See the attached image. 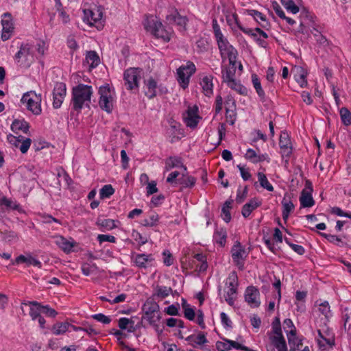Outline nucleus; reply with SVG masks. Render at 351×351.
<instances>
[{
  "label": "nucleus",
  "instance_id": "1",
  "mask_svg": "<svg viewBox=\"0 0 351 351\" xmlns=\"http://www.w3.org/2000/svg\"><path fill=\"white\" fill-rule=\"evenodd\" d=\"M93 89L91 86L80 84L73 88L72 104L75 110L80 111L84 106H89Z\"/></svg>",
  "mask_w": 351,
  "mask_h": 351
},
{
  "label": "nucleus",
  "instance_id": "2",
  "mask_svg": "<svg viewBox=\"0 0 351 351\" xmlns=\"http://www.w3.org/2000/svg\"><path fill=\"white\" fill-rule=\"evenodd\" d=\"M143 315L141 321L146 319L149 324L156 328L158 330V324L156 322L160 319V306L154 298H148L144 303L142 308ZM142 322H141V324Z\"/></svg>",
  "mask_w": 351,
  "mask_h": 351
},
{
  "label": "nucleus",
  "instance_id": "3",
  "mask_svg": "<svg viewBox=\"0 0 351 351\" xmlns=\"http://www.w3.org/2000/svg\"><path fill=\"white\" fill-rule=\"evenodd\" d=\"M98 93L100 95L99 101L100 108L108 113H110L113 108V91L109 84H106L100 86Z\"/></svg>",
  "mask_w": 351,
  "mask_h": 351
},
{
  "label": "nucleus",
  "instance_id": "4",
  "mask_svg": "<svg viewBox=\"0 0 351 351\" xmlns=\"http://www.w3.org/2000/svg\"><path fill=\"white\" fill-rule=\"evenodd\" d=\"M21 101L23 104H26L27 110L34 114L38 115L41 113L40 95H38L34 91L27 92L23 95Z\"/></svg>",
  "mask_w": 351,
  "mask_h": 351
},
{
  "label": "nucleus",
  "instance_id": "5",
  "mask_svg": "<svg viewBox=\"0 0 351 351\" xmlns=\"http://www.w3.org/2000/svg\"><path fill=\"white\" fill-rule=\"evenodd\" d=\"M145 26V29L150 32L156 38H161L165 42L170 40L171 34L165 29L161 22L154 20L148 21Z\"/></svg>",
  "mask_w": 351,
  "mask_h": 351
},
{
  "label": "nucleus",
  "instance_id": "6",
  "mask_svg": "<svg viewBox=\"0 0 351 351\" xmlns=\"http://www.w3.org/2000/svg\"><path fill=\"white\" fill-rule=\"evenodd\" d=\"M195 64L188 61L186 65H182L177 69L178 81L185 88L188 86L190 77L195 72Z\"/></svg>",
  "mask_w": 351,
  "mask_h": 351
},
{
  "label": "nucleus",
  "instance_id": "7",
  "mask_svg": "<svg viewBox=\"0 0 351 351\" xmlns=\"http://www.w3.org/2000/svg\"><path fill=\"white\" fill-rule=\"evenodd\" d=\"M141 70L138 68H129L126 69L123 74L125 86L129 90L137 89L138 88V82L141 79Z\"/></svg>",
  "mask_w": 351,
  "mask_h": 351
},
{
  "label": "nucleus",
  "instance_id": "8",
  "mask_svg": "<svg viewBox=\"0 0 351 351\" xmlns=\"http://www.w3.org/2000/svg\"><path fill=\"white\" fill-rule=\"evenodd\" d=\"M29 306V314L32 317V320L38 319L40 327L41 328H45V319L41 316L42 313V304L36 301L23 302L21 303V310L24 312V306Z\"/></svg>",
  "mask_w": 351,
  "mask_h": 351
},
{
  "label": "nucleus",
  "instance_id": "9",
  "mask_svg": "<svg viewBox=\"0 0 351 351\" xmlns=\"http://www.w3.org/2000/svg\"><path fill=\"white\" fill-rule=\"evenodd\" d=\"M231 253L234 265L239 269L243 270L244 269V261L247 256V253L239 241L234 243Z\"/></svg>",
  "mask_w": 351,
  "mask_h": 351
},
{
  "label": "nucleus",
  "instance_id": "10",
  "mask_svg": "<svg viewBox=\"0 0 351 351\" xmlns=\"http://www.w3.org/2000/svg\"><path fill=\"white\" fill-rule=\"evenodd\" d=\"M198 107L195 105L189 106L186 112L183 114V120L187 127L191 129L195 128L202 117L198 114Z\"/></svg>",
  "mask_w": 351,
  "mask_h": 351
},
{
  "label": "nucleus",
  "instance_id": "11",
  "mask_svg": "<svg viewBox=\"0 0 351 351\" xmlns=\"http://www.w3.org/2000/svg\"><path fill=\"white\" fill-rule=\"evenodd\" d=\"M66 94V84L63 82L56 84L53 90V106L54 108H59Z\"/></svg>",
  "mask_w": 351,
  "mask_h": 351
},
{
  "label": "nucleus",
  "instance_id": "12",
  "mask_svg": "<svg viewBox=\"0 0 351 351\" xmlns=\"http://www.w3.org/2000/svg\"><path fill=\"white\" fill-rule=\"evenodd\" d=\"M259 295L258 289L254 286H250L245 290V300L252 308H257L261 304Z\"/></svg>",
  "mask_w": 351,
  "mask_h": 351
},
{
  "label": "nucleus",
  "instance_id": "13",
  "mask_svg": "<svg viewBox=\"0 0 351 351\" xmlns=\"http://www.w3.org/2000/svg\"><path fill=\"white\" fill-rule=\"evenodd\" d=\"M1 24L3 27L1 38L5 41L10 38L14 29L11 14L6 12L3 14Z\"/></svg>",
  "mask_w": 351,
  "mask_h": 351
},
{
  "label": "nucleus",
  "instance_id": "14",
  "mask_svg": "<svg viewBox=\"0 0 351 351\" xmlns=\"http://www.w3.org/2000/svg\"><path fill=\"white\" fill-rule=\"evenodd\" d=\"M279 145L282 156L289 157L292 153V146L289 134L287 132H282L280 136Z\"/></svg>",
  "mask_w": 351,
  "mask_h": 351
},
{
  "label": "nucleus",
  "instance_id": "15",
  "mask_svg": "<svg viewBox=\"0 0 351 351\" xmlns=\"http://www.w3.org/2000/svg\"><path fill=\"white\" fill-rule=\"evenodd\" d=\"M317 333L318 337L326 343H323L319 339H317V342L320 348L324 350L326 345H328L332 347L335 344L334 337L328 328H326V330L318 329Z\"/></svg>",
  "mask_w": 351,
  "mask_h": 351
},
{
  "label": "nucleus",
  "instance_id": "16",
  "mask_svg": "<svg viewBox=\"0 0 351 351\" xmlns=\"http://www.w3.org/2000/svg\"><path fill=\"white\" fill-rule=\"evenodd\" d=\"M84 21H86L90 25L101 20L103 16V13L99 8L93 10H84Z\"/></svg>",
  "mask_w": 351,
  "mask_h": 351
},
{
  "label": "nucleus",
  "instance_id": "17",
  "mask_svg": "<svg viewBox=\"0 0 351 351\" xmlns=\"http://www.w3.org/2000/svg\"><path fill=\"white\" fill-rule=\"evenodd\" d=\"M21 263H25L27 266L34 265L39 268L42 266L40 261L32 257L29 254L27 256L24 255H19L14 261L11 260L10 265H19Z\"/></svg>",
  "mask_w": 351,
  "mask_h": 351
},
{
  "label": "nucleus",
  "instance_id": "18",
  "mask_svg": "<svg viewBox=\"0 0 351 351\" xmlns=\"http://www.w3.org/2000/svg\"><path fill=\"white\" fill-rule=\"evenodd\" d=\"M261 205V202L257 198L251 199L249 202L244 204L242 207L241 213L243 217H248L252 212Z\"/></svg>",
  "mask_w": 351,
  "mask_h": 351
},
{
  "label": "nucleus",
  "instance_id": "19",
  "mask_svg": "<svg viewBox=\"0 0 351 351\" xmlns=\"http://www.w3.org/2000/svg\"><path fill=\"white\" fill-rule=\"evenodd\" d=\"M292 72L294 73L296 81L300 84L302 87L307 85V71L302 66H295Z\"/></svg>",
  "mask_w": 351,
  "mask_h": 351
},
{
  "label": "nucleus",
  "instance_id": "20",
  "mask_svg": "<svg viewBox=\"0 0 351 351\" xmlns=\"http://www.w3.org/2000/svg\"><path fill=\"white\" fill-rule=\"evenodd\" d=\"M213 77L212 75H206L203 77L200 82V85L202 86L203 93L207 97H210L211 95H213Z\"/></svg>",
  "mask_w": 351,
  "mask_h": 351
},
{
  "label": "nucleus",
  "instance_id": "21",
  "mask_svg": "<svg viewBox=\"0 0 351 351\" xmlns=\"http://www.w3.org/2000/svg\"><path fill=\"white\" fill-rule=\"evenodd\" d=\"M226 229L224 228H217L213 234V241L219 244L220 247H223L226 245Z\"/></svg>",
  "mask_w": 351,
  "mask_h": 351
},
{
  "label": "nucleus",
  "instance_id": "22",
  "mask_svg": "<svg viewBox=\"0 0 351 351\" xmlns=\"http://www.w3.org/2000/svg\"><path fill=\"white\" fill-rule=\"evenodd\" d=\"M180 167L183 168L184 171H187L186 167L182 164V159L180 157L170 156L165 160V170L169 171L174 167Z\"/></svg>",
  "mask_w": 351,
  "mask_h": 351
},
{
  "label": "nucleus",
  "instance_id": "23",
  "mask_svg": "<svg viewBox=\"0 0 351 351\" xmlns=\"http://www.w3.org/2000/svg\"><path fill=\"white\" fill-rule=\"evenodd\" d=\"M29 125L24 119H15L11 125V130L16 134L19 131H22L25 134L29 132Z\"/></svg>",
  "mask_w": 351,
  "mask_h": 351
},
{
  "label": "nucleus",
  "instance_id": "24",
  "mask_svg": "<svg viewBox=\"0 0 351 351\" xmlns=\"http://www.w3.org/2000/svg\"><path fill=\"white\" fill-rule=\"evenodd\" d=\"M300 202L302 207L309 208L315 204V201L312 197L311 192H307L306 189H303L300 197Z\"/></svg>",
  "mask_w": 351,
  "mask_h": 351
},
{
  "label": "nucleus",
  "instance_id": "25",
  "mask_svg": "<svg viewBox=\"0 0 351 351\" xmlns=\"http://www.w3.org/2000/svg\"><path fill=\"white\" fill-rule=\"evenodd\" d=\"M190 345L193 348H196L197 345H203L208 342V340L204 333H199L197 337L191 335L186 338Z\"/></svg>",
  "mask_w": 351,
  "mask_h": 351
},
{
  "label": "nucleus",
  "instance_id": "26",
  "mask_svg": "<svg viewBox=\"0 0 351 351\" xmlns=\"http://www.w3.org/2000/svg\"><path fill=\"white\" fill-rule=\"evenodd\" d=\"M86 62L89 64L90 68L97 67L100 63V58L95 51H88L85 57Z\"/></svg>",
  "mask_w": 351,
  "mask_h": 351
},
{
  "label": "nucleus",
  "instance_id": "27",
  "mask_svg": "<svg viewBox=\"0 0 351 351\" xmlns=\"http://www.w3.org/2000/svg\"><path fill=\"white\" fill-rule=\"evenodd\" d=\"M56 244L61 248L64 252L69 253L72 251V248L74 247L75 243L69 241L64 237L60 236L56 238Z\"/></svg>",
  "mask_w": 351,
  "mask_h": 351
},
{
  "label": "nucleus",
  "instance_id": "28",
  "mask_svg": "<svg viewBox=\"0 0 351 351\" xmlns=\"http://www.w3.org/2000/svg\"><path fill=\"white\" fill-rule=\"evenodd\" d=\"M30 47L28 44L21 45L19 51L15 55V59L19 62L21 60L26 62L30 56Z\"/></svg>",
  "mask_w": 351,
  "mask_h": 351
},
{
  "label": "nucleus",
  "instance_id": "29",
  "mask_svg": "<svg viewBox=\"0 0 351 351\" xmlns=\"http://www.w3.org/2000/svg\"><path fill=\"white\" fill-rule=\"evenodd\" d=\"M282 219L285 221L289 218L290 213L294 209V204L290 199H287L286 197H285L282 201Z\"/></svg>",
  "mask_w": 351,
  "mask_h": 351
},
{
  "label": "nucleus",
  "instance_id": "30",
  "mask_svg": "<svg viewBox=\"0 0 351 351\" xmlns=\"http://www.w3.org/2000/svg\"><path fill=\"white\" fill-rule=\"evenodd\" d=\"M218 47L220 51L221 55L223 57V54H229L230 52L237 51V50L231 45L226 38L217 42Z\"/></svg>",
  "mask_w": 351,
  "mask_h": 351
},
{
  "label": "nucleus",
  "instance_id": "31",
  "mask_svg": "<svg viewBox=\"0 0 351 351\" xmlns=\"http://www.w3.org/2000/svg\"><path fill=\"white\" fill-rule=\"evenodd\" d=\"M269 339L278 351H287L286 341L283 335L271 336Z\"/></svg>",
  "mask_w": 351,
  "mask_h": 351
},
{
  "label": "nucleus",
  "instance_id": "32",
  "mask_svg": "<svg viewBox=\"0 0 351 351\" xmlns=\"http://www.w3.org/2000/svg\"><path fill=\"white\" fill-rule=\"evenodd\" d=\"M154 260L152 254H137L135 258V263L136 266L141 268H145L147 263Z\"/></svg>",
  "mask_w": 351,
  "mask_h": 351
},
{
  "label": "nucleus",
  "instance_id": "33",
  "mask_svg": "<svg viewBox=\"0 0 351 351\" xmlns=\"http://www.w3.org/2000/svg\"><path fill=\"white\" fill-rule=\"evenodd\" d=\"M146 86L147 88V90L145 92V95L149 99H153L156 96V89H157V83L154 79L152 77L149 78L147 83Z\"/></svg>",
  "mask_w": 351,
  "mask_h": 351
},
{
  "label": "nucleus",
  "instance_id": "34",
  "mask_svg": "<svg viewBox=\"0 0 351 351\" xmlns=\"http://www.w3.org/2000/svg\"><path fill=\"white\" fill-rule=\"evenodd\" d=\"M116 221L111 219H102L98 217L96 224L106 230H111L117 227Z\"/></svg>",
  "mask_w": 351,
  "mask_h": 351
},
{
  "label": "nucleus",
  "instance_id": "35",
  "mask_svg": "<svg viewBox=\"0 0 351 351\" xmlns=\"http://www.w3.org/2000/svg\"><path fill=\"white\" fill-rule=\"evenodd\" d=\"M287 338L289 344L291 348H298L302 346V341L298 339L296 337V330L295 328L291 329L288 333H287Z\"/></svg>",
  "mask_w": 351,
  "mask_h": 351
},
{
  "label": "nucleus",
  "instance_id": "36",
  "mask_svg": "<svg viewBox=\"0 0 351 351\" xmlns=\"http://www.w3.org/2000/svg\"><path fill=\"white\" fill-rule=\"evenodd\" d=\"M186 173H182V178H180L178 179V182L179 184H182L184 187H193L195 182L196 179L195 178L188 176L187 175V171H184Z\"/></svg>",
  "mask_w": 351,
  "mask_h": 351
},
{
  "label": "nucleus",
  "instance_id": "37",
  "mask_svg": "<svg viewBox=\"0 0 351 351\" xmlns=\"http://www.w3.org/2000/svg\"><path fill=\"white\" fill-rule=\"evenodd\" d=\"M71 324L68 322H58L52 327V332L56 335L64 334L70 327Z\"/></svg>",
  "mask_w": 351,
  "mask_h": 351
},
{
  "label": "nucleus",
  "instance_id": "38",
  "mask_svg": "<svg viewBox=\"0 0 351 351\" xmlns=\"http://www.w3.org/2000/svg\"><path fill=\"white\" fill-rule=\"evenodd\" d=\"M252 81L258 95L260 97L262 101H264L265 95V92L262 88L260 80L256 74L252 75Z\"/></svg>",
  "mask_w": 351,
  "mask_h": 351
},
{
  "label": "nucleus",
  "instance_id": "39",
  "mask_svg": "<svg viewBox=\"0 0 351 351\" xmlns=\"http://www.w3.org/2000/svg\"><path fill=\"white\" fill-rule=\"evenodd\" d=\"M236 73L235 68H226L222 69V79L223 82L227 84L230 83L232 80H235L234 75Z\"/></svg>",
  "mask_w": 351,
  "mask_h": 351
},
{
  "label": "nucleus",
  "instance_id": "40",
  "mask_svg": "<svg viewBox=\"0 0 351 351\" xmlns=\"http://www.w3.org/2000/svg\"><path fill=\"white\" fill-rule=\"evenodd\" d=\"M0 204L2 206H5L8 209H12L18 210L19 212L22 211V209L19 204L12 201L11 199L7 198L6 197H3L0 200Z\"/></svg>",
  "mask_w": 351,
  "mask_h": 351
},
{
  "label": "nucleus",
  "instance_id": "41",
  "mask_svg": "<svg viewBox=\"0 0 351 351\" xmlns=\"http://www.w3.org/2000/svg\"><path fill=\"white\" fill-rule=\"evenodd\" d=\"M340 117L342 121V123L348 126L351 125V112L346 107H343L339 110Z\"/></svg>",
  "mask_w": 351,
  "mask_h": 351
},
{
  "label": "nucleus",
  "instance_id": "42",
  "mask_svg": "<svg viewBox=\"0 0 351 351\" xmlns=\"http://www.w3.org/2000/svg\"><path fill=\"white\" fill-rule=\"evenodd\" d=\"M232 200H227L221 209V216L223 217V219L226 222L228 223L231 220V215L230 212V209L231 208V204H232Z\"/></svg>",
  "mask_w": 351,
  "mask_h": 351
},
{
  "label": "nucleus",
  "instance_id": "43",
  "mask_svg": "<svg viewBox=\"0 0 351 351\" xmlns=\"http://www.w3.org/2000/svg\"><path fill=\"white\" fill-rule=\"evenodd\" d=\"M227 84L228 87H230L232 90H234L241 95H246L247 93V88L242 84H241L239 82H237L236 80H232L230 81V83Z\"/></svg>",
  "mask_w": 351,
  "mask_h": 351
},
{
  "label": "nucleus",
  "instance_id": "44",
  "mask_svg": "<svg viewBox=\"0 0 351 351\" xmlns=\"http://www.w3.org/2000/svg\"><path fill=\"white\" fill-rule=\"evenodd\" d=\"M281 3L288 12L292 14H297L300 10L299 7L295 3L293 0H281Z\"/></svg>",
  "mask_w": 351,
  "mask_h": 351
},
{
  "label": "nucleus",
  "instance_id": "45",
  "mask_svg": "<svg viewBox=\"0 0 351 351\" xmlns=\"http://www.w3.org/2000/svg\"><path fill=\"white\" fill-rule=\"evenodd\" d=\"M257 176L260 184L263 188L266 189L268 191H274V187L269 182L265 174L262 172H258Z\"/></svg>",
  "mask_w": 351,
  "mask_h": 351
},
{
  "label": "nucleus",
  "instance_id": "46",
  "mask_svg": "<svg viewBox=\"0 0 351 351\" xmlns=\"http://www.w3.org/2000/svg\"><path fill=\"white\" fill-rule=\"evenodd\" d=\"M170 293H172V289L165 286H157L156 288L155 295L161 298H165L169 295Z\"/></svg>",
  "mask_w": 351,
  "mask_h": 351
},
{
  "label": "nucleus",
  "instance_id": "47",
  "mask_svg": "<svg viewBox=\"0 0 351 351\" xmlns=\"http://www.w3.org/2000/svg\"><path fill=\"white\" fill-rule=\"evenodd\" d=\"M247 13L249 15L253 16L257 21L258 19L264 22L263 24H261V26L264 28L267 27L268 25V22L266 20V17L261 12L255 10H248Z\"/></svg>",
  "mask_w": 351,
  "mask_h": 351
},
{
  "label": "nucleus",
  "instance_id": "48",
  "mask_svg": "<svg viewBox=\"0 0 351 351\" xmlns=\"http://www.w3.org/2000/svg\"><path fill=\"white\" fill-rule=\"evenodd\" d=\"M114 193L111 184L104 185L100 190L99 195L101 199L110 197Z\"/></svg>",
  "mask_w": 351,
  "mask_h": 351
},
{
  "label": "nucleus",
  "instance_id": "49",
  "mask_svg": "<svg viewBox=\"0 0 351 351\" xmlns=\"http://www.w3.org/2000/svg\"><path fill=\"white\" fill-rule=\"evenodd\" d=\"M319 234L326 239H327L330 243H336L339 246L343 245V242L341 239L336 235H332L330 234H326L323 232H319Z\"/></svg>",
  "mask_w": 351,
  "mask_h": 351
},
{
  "label": "nucleus",
  "instance_id": "50",
  "mask_svg": "<svg viewBox=\"0 0 351 351\" xmlns=\"http://www.w3.org/2000/svg\"><path fill=\"white\" fill-rule=\"evenodd\" d=\"M169 123L172 130V134L173 135V138L176 137V134H182V131L180 128V124L173 119H171L169 120Z\"/></svg>",
  "mask_w": 351,
  "mask_h": 351
},
{
  "label": "nucleus",
  "instance_id": "51",
  "mask_svg": "<svg viewBox=\"0 0 351 351\" xmlns=\"http://www.w3.org/2000/svg\"><path fill=\"white\" fill-rule=\"evenodd\" d=\"M158 221V215L157 214H152L149 216V219H145L142 221V225L144 226L153 227L156 226Z\"/></svg>",
  "mask_w": 351,
  "mask_h": 351
},
{
  "label": "nucleus",
  "instance_id": "52",
  "mask_svg": "<svg viewBox=\"0 0 351 351\" xmlns=\"http://www.w3.org/2000/svg\"><path fill=\"white\" fill-rule=\"evenodd\" d=\"M24 138V136L19 135V136H15L12 134H8L7 136L8 141L15 147H19L21 141Z\"/></svg>",
  "mask_w": 351,
  "mask_h": 351
},
{
  "label": "nucleus",
  "instance_id": "53",
  "mask_svg": "<svg viewBox=\"0 0 351 351\" xmlns=\"http://www.w3.org/2000/svg\"><path fill=\"white\" fill-rule=\"evenodd\" d=\"M223 340L230 344V346H231V349L233 348L237 350H245V351H254V350L250 349L249 348H247L245 346H243L234 341L227 339H223Z\"/></svg>",
  "mask_w": 351,
  "mask_h": 351
},
{
  "label": "nucleus",
  "instance_id": "54",
  "mask_svg": "<svg viewBox=\"0 0 351 351\" xmlns=\"http://www.w3.org/2000/svg\"><path fill=\"white\" fill-rule=\"evenodd\" d=\"M228 280H230L228 289L232 288L235 291H237V287L238 285V277L236 272H232L228 276Z\"/></svg>",
  "mask_w": 351,
  "mask_h": 351
},
{
  "label": "nucleus",
  "instance_id": "55",
  "mask_svg": "<svg viewBox=\"0 0 351 351\" xmlns=\"http://www.w3.org/2000/svg\"><path fill=\"white\" fill-rule=\"evenodd\" d=\"M31 143H32V140L29 138H25L21 141L20 145H19V149H20V151L21 152L22 154H25L30 145H31Z\"/></svg>",
  "mask_w": 351,
  "mask_h": 351
},
{
  "label": "nucleus",
  "instance_id": "56",
  "mask_svg": "<svg viewBox=\"0 0 351 351\" xmlns=\"http://www.w3.org/2000/svg\"><path fill=\"white\" fill-rule=\"evenodd\" d=\"M225 107L227 115L230 111L233 112V110L235 109V101L232 97H228L227 99L225 101Z\"/></svg>",
  "mask_w": 351,
  "mask_h": 351
},
{
  "label": "nucleus",
  "instance_id": "57",
  "mask_svg": "<svg viewBox=\"0 0 351 351\" xmlns=\"http://www.w3.org/2000/svg\"><path fill=\"white\" fill-rule=\"evenodd\" d=\"M92 317L94 319H95L99 322H101L103 324H108L111 322V319L109 317H108L102 313L93 315Z\"/></svg>",
  "mask_w": 351,
  "mask_h": 351
},
{
  "label": "nucleus",
  "instance_id": "58",
  "mask_svg": "<svg viewBox=\"0 0 351 351\" xmlns=\"http://www.w3.org/2000/svg\"><path fill=\"white\" fill-rule=\"evenodd\" d=\"M42 313H44L47 316L51 317H55L58 315L57 311L55 309L49 307L48 305H42Z\"/></svg>",
  "mask_w": 351,
  "mask_h": 351
},
{
  "label": "nucleus",
  "instance_id": "59",
  "mask_svg": "<svg viewBox=\"0 0 351 351\" xmlns=\"http://www.w3.org/2000/svg\"><path fill=\"white\" fill-rule=\"evenodd\" d=\"M237 291H235L232 288L228 289V291L226 292V301L228 302V304L230 306H233L234 302V295H236Z\"/></svg>",
  "mask_w": 351,
  "mask_h": 351
},
{
  "label": "nucleus",
  "instance_id": "60",
  "mask_svg": "<svg viewBox=\"0 0 351 351\" xmlns=\"http://www.w3.org/2000/svg\"><path fill=\"white\" fill-rule=\"evenodd\" d=\"M92 268L97 269V267L95 264L90 265L89 263H84L82 264L81 269L83 274L88 276L93 272Z\"/></svg>",
  "mask_w": 351,
  "mask_h": 351
},
{
  "label": "nucleus",
  "instance_id": "61",
  "mask_svg": "<svg viewBox=\"0 0 351 351\" xmlns=\"http://www.w3.org/2000/svg\"><path fill=\"white\" fill-rule=\"evenodd\" d=\"M97 240L100 243L106 241L110 243L116 242V238L114 236L108 234H99L97 236Z\"/></svg>",
  "mask_w": 351,
  "mask_h": 351
},
{
  "label": "nucleus",
  "instance_id": "62",
  "mask_svg": "<svg viewBox=\"0 0 351 351\" xmlns=\"http://www.w3.org/2000/svg\"><path fill=\"white\" fill-rule=\"evenodd\" d=\"M311 33L315 37L316 41L319 44L324 45L327 43L326 38L323 35H322L317 29L314 28L311 31Z\"/></svg>",
  "mask_w": 351,
  "mask_h": 351
},
{
  "label": "nucleus",
  "instance_id": "63",
  "mask_svg": "<svg viewBox=\"0 0 351 351\" xmlns=\"http://www.w3.org/2000/svg\"><path fill=\"white\" fill-rule=\"evenodd\" d=\"M129 324H134V322L131 319H128L126 317L120 318L119 320V327L121 330H125L127 328V326Z\"/></svg>",
  "mask_w": 351,
  "mask_h": 351
},
{
  "label": "nucleus",
  "instance_id": "64",
  "mask_svg": "<svg viewBox=\"0 0 351 351\" xmlns=\"http://www.w3.org/2000/svg\"><path fill=\"white\" fill-rule=\"evenodd\" d=\"M216 348L219 351H229L231 350V346L229 343L227 342H222V341H217L216 342Z\"/></svg>",
  "mask_w": 351,
  "mask_h": 351
}]
</instances>
